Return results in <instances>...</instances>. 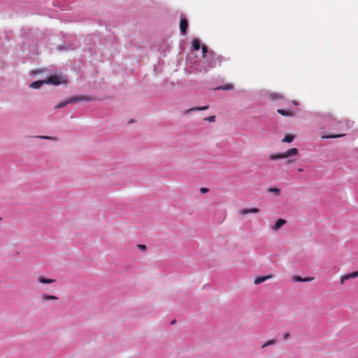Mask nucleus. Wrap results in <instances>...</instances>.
<instances>
[{
    "label": "nucleus",
    "mask_w": 358,
    "mask_h": 358,
    "mask_svg": "<svg viewBox=\"0 0 358 358\" xmlns=\"http://www.w3.org/2000/svg\"><path fill=\"white\" fill-rule=\"evenodd\" d=\"M298 154V150L295 148H291L284 153L281 154H273L269 156V159L271 160L279 159H285L293 155H296Z\"/></svg>",
    "instance_id": "f257e3e1"
},
{
    "label": "nucleus",
    "mask_w": 358,
    "mask_h": 358,
    "mask_svg": "<svg viewBox=\"0 0 358 358\" xmlns=\"http://www.w3.org/2000/svg\"><path fill=\"white\" fill-rule=\"evenodd\" d=\"M92 100V98H90L89 96H75V97L70 98L69 99H68L66 101L59 103L55 108H62V107L66 106L68 103H73L77 101H90Z\"/></svg>",
    "instance_id": "f03ea898"
},
{
    "label": "nucleus",
    "mask_w": 358,
    "mask_h": 358,
    "mask_svg": "<svg viewBox=\"0 0 358 358\" xmlns=\"http://www.w3.org/2000/svg\"><path fill=\"white\" fill-rule=\"evenodd\" d=\"M45 83L46 84H52L54 85H58L61 83H66V81L65 79L62 78V77H60L57 75H54V76L49 77L48 79H46L45 80Z\"/></svg>",
    "instance_id": "7ed1b4c3"
},
{
    "label": "nucleus",
    "mask_w": 358,
    "mask_h": 358,
    "mask_svg": "<svg viewBox=\"0 0 358 358\" xmlns=\"http://www.w3.org/2000/svg\"><path fill=\"white\" fill-rule=\"evenodd\" d=\"M188 28V22L185 17H182L180 22V29L182 34L185 35Z\"/></svg>",
    "instance_id": "20e7f679"
},
{
    "label": "nucleus",
    "mask_w": 358,
    "mask_h": 358,
    "mask_svg": "<svg viewBox=\"0 0 358 358\" xmlns=\"http://www.w3.org/2000/svg\"><path fill=\"white\" fill-rule=\"evenodd\" d=\"M358 276V271H354L351 273H348V274H346V275H343L341 277V284L343 285L344 284L345 281L347 280H349L350 278H357Z\"/></svg>",
    "instance_id": "39448f33"
},
{
    "label": "nucleus",
    "mask_w": 358,
    "mask_h": 358,
    "mask_svg": "<svg viewBox=\"0 0 358 358\" xmlns=\"http://www.w3.org/2000/svg\"><path fill=\"white\" fill-rule=\"evenodd\" d=\"M273 278V275L270 274L264 276H257L254 281V283L255 285H259L264 282H265L267 280H270Z\"/></svg>",
    "instance_id": "423d86ee"
},
{
    "label": "nucleus",
    "mask_w": 358,
    "mask_h": 358,
    "mask_svg": "<svg viewBox=\"0 0 358 358\" xmlns=\"http://www.w3.org/2000/svg\"><path fill=\"white\" fill-rule=\"evenodd\" d=\"M286 223V220L282 218L278 219L275 224L271 227L272 230L278 231Z\"/></svg>",
    "instance_id": "0eeeda50"
},
{
    "label": "nucleus",
    "mask_w": 358,
    "mask_h": 358,
    "mask_svg": "<svg viewBox=\"0 0 358 358\" xmlns=\"http://www.w3.org/2000/svg\"><path fill=\"white\" fill-rule=\"evenodd\" d=\"M315 278L313 277H306L301 278L298 275H294L292 277V281L294 282H310L313 281Z\"/></svg>",
    "instance_id": "6e6552de"
},
{
    "label": "nucleus",
    "mask_w": 358,
    "mask_h": 358,
    "mask_svg": "<svg viewBox=\"0 0 358 358\" xmlns=\"http://www.w3.org/2000/svg\"><path fill=\"white\" fill-rule=\"evenodd\" d=\"M259 208H244L239 210V214L241 215H246L248 213H257L259 212Z\"/></svg>",
    "instance_id": "1a4fd4ad"
},
{
    "label": "nucleus",
    "mask_w": 358,
    "mask_h": 358,
    "mask_svg": "<svg viewBox=\"0 0 358 358\" xmlns=\"http://www.w3.org/2000/svg\"><path fill=\"white\" fill-rule=\"evenodd\" d=\"M277 112L283 116H293L295 114L294 110L278 109Z\"/></svg>",
    "instance_id": "9d476101"
},
{
    "label": "nucleus",
    "mask_w": 358,
    "mask_h": 358,
    "mask_svg": "<svg viewBox=\"0 0 358 358\" xmlns=\"http://www.w3.org/2000/svg\"><path fill=\"white\" fill-rule=\"evenodd\" d=\"M56 280L55 279L46 278L45 277H39L38 278V282L42 284L53 283Z\"/></svg>",
    "instance_id": "9b49d317"
},
{
    "label": "nucleus",
    "mask_w": 358,
    "mask_h": 358,
    "mask_svg": "<svg viewBox=\"0 0 358 358\" xmlns=\"http://www.w3.org/2000/svg\"><path fill=\"white\" fill-rule=\"evenodd\" d=\"M43 83H45V80H37V81H34L33 82L31 85H30V87L31 88H34V89H38L41 87V85L43 84Z\"/></svg>",
    "instance_id": "f8f14e48"
},
{
    "label": "nucleus",
    "mask_w": 358,
    "mask_h": 358,
    "mask_svg": "<svg viewBox=\"0 0 358 358\" xmlns=\"http://www.w3.org/2000/svg\"><path fill=\"white\" fill-rule=\"evenodd\" d=\"M192 45L194 50H199L201 48L200 41L198 38H194L192 41Z\"/></svg>",
    "instance_id": "ddd939ff"
},
{
    "label": "nucleus",
    "mask_w": 358,
    "mask_h": 358,
    "mask_svg": "<svg viewBox=\"0 0 358 358\" xmlns=\"http://www.w3.org/2000/svg\"><path fill=\"white\" fill-rule=\"evenodd\" d=\"M269 97L272 99V100H277V99H283L284 96L282 94H279V93H277V92H273V93H271L269 94Z\"/></svg>",
    "instance_id": "4468645a"
},
{
    "label": "nucleus",
    "mask_w": 358,
    "mask_h": 358,
    "mask_svg": "<svg viewBox=\"0 0 358 358\" xmlns=\"http://www.w3.org/2000/svg\"><path fill=\"white\" fill-rule=\"evenodd\" d=\"M42 300L48 301V300H57L58 297L54 295L49 294H43L41 296Z\"/></svg>",
    "instance_id": "2eb2a0df"
},
{
    "label": "nucleus",
    "mask_w": 358,
    "mask_h": 358,
    "mask_svg": "<svg viewBox=\"0 0 358 358\" xmlns=\"http://www.w3.org/2000/svg\"><path fill=\"white\" fill-rule=\"evenodd\" d=\"M233 89V85L231 84H226L224 85H222V86H220V87H216L215 90H232Z\"/></svg>",
    "instance_id": "dca6fc26"
},
{
    "label": "nucleus",
    "mask_w": 358,
    "mask_h": 358,
    "mask_svg": "<svg viewBox=\"0 0 358 358\" xmlns=\"http://www.w3.org/2000/svg\"><path fill=\"white\" fill-rule=\"evenodd\" d=\"M208 108H209L208 106H202V107H193L192 108H189L187 110V112L195 111V110H207Z\"/></svg>",
    "instance_id": "f3484780"
},
{
    "label": "nucleus",
    "mask_w": 358,
    "mask_h": 358,
    "mask_svg": "<svg viewBox=\"0 0 358 358\" xmlns=\"http://www.w3.org/2000/svg\"><path fill=\"white\" fill-rule=\"evenodd\" d=\"M294 137L293 135L288 134L285 136V138L282 139V142L285 143H291L293 141Z\"/></svg>",
    "instance_id": "a211bd4d"
},
{
    "label": "nucleus",
    "mask_w": 358,
    "mask_h": 358,
    "mask_svg": "<svg viewBox=\"0 0 358 358\" xmlns=\"http://www.w3.org/2000/svg\"><path fill=\"white\" fill-rule=\"evenodd\" d=\"M345 134H332V135H328V136H322L323 138H339L344 136Z\"/></svg>",
    "instance_id": "6ab92c4d"
},
{
    "label": "nucleus",
    "mask_w": 358,
    "mask_h": 358,
    "mask_svg": "<svg viewBox=\"0 0 358 358\" xmlns=\"http://www.w3.org/2000/svg\"><path fill=\"white\" fill-rule=\"evenodd\" d=\"M274 343H275V339H271V340H269V341H266V343H265L262 346V348H266V347H267V346H268V345H273V344H274Z\"/></svg>",
    "instance_id": "aec40b11"
},
{
    "label": "nucleus",
    "mask_w": 358,
    "mask_h": 358,
    "mask_svg": "<svg viewBox=\"0 0 358 358\" xmlns=\"http://www.w3.org/2000/svg\"><path fill=\"white\" fill-rule=\"evenodd\" d=\"M268 192H275L278 195L280 194V189L278 188L271 187L268 189Z\"/></svg>",
    "instance_id": "412c9836"
},
{
    "label": "nucleus",
    "mask_w": 358,
    "mask_h": 358,
    "mask_svg": "<svg viewBox=\"0 0 358 358\" xmlns=\"http://www.w3.org/2000/svg\"><path fill=\"white\" fill-rule=\"evenodd\" d=\"M205 120L208 121V122H213L215 120V116H210V117L206 118Z\"/></svg>",
    "instance_id": "4be33fe9"
},
{
    "label": "nucleus",
    "mask_w": 358,
    "mask_h": 358,
    "mask_svg": "<svg viewBox=\"0 0 358 358\" xmlns=\"http://www.w3.org/2000/svg\"><path fill=\"white\" fill-rule=\"evenodd\" d=\"M208 51L207 47L206 45L202 46V52H203V57H206V53Z\"/></svg>",
    "instance_id": "5701e85b"
},
{
    "label": "nucleus",
    "mask_w": 358,
    "mask_h": 358,
    "mask_svg": "<svg viewBox=\"0 0 358 358\" xmlns=\"http://www.w3.org/2000/svg\"><path fill=\"white\" fill-rule=\"evenodd\" d=\"M38 137L41 138H43V139H55V138H53V137L47 136H38Z\"/></svg>",
    "instance_id": "b1692460"
},
{
    "label": "nucleus",
    "mask_w": 358,
    "mask_h": 358,
    "mask_svg": "<svg viewBox=\"0 0 358 358\" xmlns=\"http://www.w3.org/2000/svg\"><path fill=\"white\" fill-rule=\"evenodd\" d=\"M208 191H209V189L208 188H206V187H202L200 189V192L201 193H207Z\"/></svg>",
    "instance_id": "393cba45"
},
{
    "label": "nucleus",
    "mask_w": 358,
    "mask_h": 358,
    "mask_svg": "<svg viewBox=\"0 0 358 358\" xmlns=\"http://www.w3.org/2000/svg\"><path fill=\"white\" fill-rule=\"evenodd\" d=\"M289 336H290L289 333V332H286V333H285L283 334L282 338H283V339L286 340V339H287L289 337Z\"/></svg>",
    "instance_id": "a878e982"
},
{
    "label": "nucleus",
    "mask_w": 358,
    "mask_h": 358,
    "mask_svg": "<svg viewBox=\"0 0 358 358\" xmlns=\"http://www.w3.org/2000/svg\"><path fill=\"white\" fill-rule=\"evenodd\" d=\"M138 248H140L141 250H145L146 249V246L145 245H138Z\"/></svg>",
    "instance_id": "bb28decb"
},
{
    "label": "nucleus",
    "mask_w": 358,
    "mask_h": 358,
    "mask_svg": "<svg viewBox=\"0 0 358 358\" xmlns=\"http://www.w3.org/2000/svg\"><path fill=\"white\" fill-rule=\"evenodd\" d=\"M294 162V160H292V159H288V160H287L286 164H289L293 163Z\"/></svg>",
    "instance_id": "cd10ccee"
},
{
    "label": "nucleus",
    "mask_w": 358,
    "mask_h": 358,
    "mask_svg": "<svg viewBox=\"0 0 358 358\" xmlns=\"http://www.w3.org/2000/svg\"><path fill=\"white\" fill-rule=\"evenodd\" d=\"M292 103H293L294 105H295V106H297V105H298V103H297L296 101H292Z\"/></svg>",
    "instance_id": "c85d7f7f"
},
{
    "label": "nucleus",
    "mask_w": 358,
    "mask_h": 358,
    "mask_svg": "<svg viewBox=\"0 0 358 358\" xmlns=\"http://www.w3.org/2000/svg\"><path fill=\"white\" fill-rule=\"evenodd\" d=\"M2 220V218L0 217V221Z\"/></svg>",
    "instance_id": "c756f323"
}]
</instances>
